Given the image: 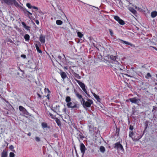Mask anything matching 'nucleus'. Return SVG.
<instances>
[{
  "instance_id": "obj_7",
  "label": "nucleus",
  "mask_w": 157,
  "mask_h": 157,
  "mask_svg": "<svg viewBox=\"0 0 157 157\" xmlns=\"http://www.w3.org/2000/svg\"><path fill=\"white\" fill-rule=\"evenodd\" d=\"M86 149V148L84 145L83 143L81 144L80 145V149L81 153H82V156L84 155Z\"/></svg>"
},
{
  "instance_id": "obj_23",
  "label": "nucleus",
  "mask_w": 157,
  "mask_h": 157,
  "mask_svg": "<svg viewBox=\"0 0 157 157\" xmlns=\"http://www.w3.org/2000/svg\"><path fill=\"white\" fill-rule=\"evenodd\" d=\"M24 38L26 41H29V40L30 36L28 34H26L25 35Z\"/></svg>"
},
{
  "instance_id": "obj_43",
  "label": "nucleus",
  "mask_w": 157,
  "mask_h": 157,
  "mask_svg": "<svg viewBox=\"0 0 157 157\" xmlns=\"http://www.w3.org/2000/svg\"><path fill=\"white\" fill-rule=\"evenodd\" d=\"M151 48H153L154 49H155V50L157 51V48L153 46H150L149 47V48L150 49H151Z\"/></svg>"
},
{
  "instance_id": "obj_29",
  "label": "nucleus",
  "mask_w": 157,
  "mask_h": 157,
  "mask_svg": "<svg viewBox=\"0 0 157 157\" xmlns=\"http://www.w3.org/2000/svg\"><path fill=\"white\" fill-rule=\"evenodd\" d=\"M56 24L58 25H61L63 24V22L60 20H58L56 21Z\"/></svg>"
},
{
  "instance_id": "obj_55",
  "label": "nucleus",
  "mask_w": 157,
  "mask_h": 157,
  "mask_svg": "<svg viewBox=\"0 0 157 157\" xmlns=\"http://www.w3.org/2000/svg\"><path fill=\"white\" fill-rule=\"evenodd\" d=\"M119 69L121 71H122L123 70L121 68H119Z\"/></svg>"
},
{
  "instance_id": "obj_53",
  "label": "nucleus",
  "mask_w": 157,
  "mask_h": 157,
  "mask_svg": "<svg viewBox=\"0 0 157 157\" xmlns=\"http://www.w3.org/2000/svg\"><path fill=\"white\" fill-rule=\"evenodd\" d=\"M56 122H57V124L58 125H59V122H58V121H56Z\"/></svg>"
},
{
  "instance_id": "obj_12",
  "label": "nucleus",
  "mask_w": 157,
  "mask_h": 157,
  "mask_svg": "<svg viewBox=\"0 0 157 157\" xmlns=\"http://www.w3.org/2000/svg\"><path fill=\"white\" fill-rule=\"evenodd\" d=\"M19 108V110L20 111H21L24 113L26 114V113L28 112H27L26 110L24 108L21 106H20Z\"/></svg>"
},
{
  "instance_id": "obj_59",
  "label": "nucleus",
  "mask_w": 157,
  "mask_h": 157,
  "mask_svg": "<svg viewBox=\"0 0 157 157\" xmlns=\"http://www.w3.org/2000/svg\"><path fill=\"white\" fill-rule=\"evenodd\" d=\"M156 77H157V75H156Z\"/></svg>"
},
{
  "instance_id": "obj_6",
  "label": "nucleus",
  "mask_w": 157,
  "mask_h": 157,
  "mask_svg": "<svg viewBox=\"0 0 157 157\" xmlns=\"http://www.w3.org/2000/svg\"><path fill=\"white\" fill-rule=\"evenodd\" d=\"M114 148L119 149L122 151L124 150V148L122 145L120 144V142H117L114 144Z\"/></svg>"
},
{
  "instance_id": "obj_18",
  "label": "nucleus",
  "mask_w": 157,
  "mask_h": 157,
  "mask_svg": "<svg viewBox=\"0 0 157 157\" xmlns=\"http://www.w3.org/2000/svg\"><path fill=\"white\" fill-rule=\"evenodd\" d=\"M89 132L90 133H92L94 132V127H93L91 125H89Z\"/></svg>"
},
{
  "instance_id": "obj_13",
  "label": "nucleus",
  "mask_w": 157,
  "mask_h": 157,
  "mask_svg": "<svg viewBox=\"0 0 157 157\" xmlns=\"http://www.w3.org/2000/svg\"><path fill=\"white\" fill-rule=\"evenodd\" d=\"M61 76L62 78L64 80L66 78H67V76L66 73L64 72H62L60 73Z\"/></svg>"
},
{
  "instance_id": "obj_45",
  "label": "nucleus",
  "mask_w": 157,
  "mask_h": 157,
  "mask_svg": "<svg viewBox=\"0 0 157 157\" xmlns=\"http://www.w3.org/2000/svg\"><path fill=\"white\" fill-rule=\"evenodd\" d=\"M124 75H125L127 76V77H131V78H132V77H133V76H131V75H128L127 74H124Z\"/></svg>"
},
{
  "instance_id": "obj_26",
  "label": "nucleus",
  "mask_w": 157,
  "mask_h": 157,
  "mask_svg": "<svg viewBox=\"0 0 157 157\" xmlns=\"http://www.w3.org/2000/svg\"><path fill=\"white\" fill-rule=\"evenodd\" d=\"M77 138L78 139L79 141H80V140H82L84 138V136L82 134H79L78 135Z\"/></svg>"
},
{
  "instance_id": "obj_2",
  "label": "nucleus",
  "mask_w": 157,
  "mask_h": 157,
  "mask_svg": "<svg viewBox=\"0 0 157 157\" xmlns=\"http://www.w3.org/2000/svg\"><path fill=\"white\" fill-rule=\"evenodd\" d=\"M78 104L76 102L73 101L71 102L68 103H67V106L68 108L71 109H75L78 108Z\"/></svg>"
},
{
  "instance_id": "obj_38",
  "label": "nucleus",
  "mask_w": 157,
  "mask_h": 157,
  "mask_svg": "<svg viewBox=\"0 0 157 157\" xmlns=\"http://www.w3.org/2000/svg\"><path fill=\"white\" fill-rule=\"evenodd\" d=\"M109 31L111 36H112L113 34L112 30L111 29H109Z\"/></svg>"
},
{
  "instance_id": "obj_15",
  "label": "nucleus",
  "mask_w": 157,
  "mask_h": 157,
  "mask_svg": "<svg viewBox=\"0 0 157 157\" xmlns=\"http://www.w3.org/2000/svg\"><path fill=\"white\" fill-rule=\"evenodd\" d=\"M128 8L129 10L134 14H135L136 13V11L132 7H128Z\"/></svg>"
},
{
  "instance_id": "obj_46",
  "label": "nucleus",
  "mask_w": 157,
  "mask_h": 157,
  "mask_svg": "<svg viewBox=\"0 0 157 157\" xmlns=\"http://www.w3.org/2000/svg\"><path fill=\"white\" fill-rule=\"evenodd\" d=\"M21 57L24 58H26V56L25 55L22 54L21 55Z\"/></svg>"
},
{
  "instance_id": "obj_57",
  "label": "nucleus",
  "mask_w": 157,
  "mask_h": 157,
  "mask_svg": "<svg viewBox=\"0 0 157 157\" xmlns=\"http://www.w3.org/2000/svg\"><path fill=\"white\" fill-rule=\"evenodd\" d=\"M155 85H157V83H155Z\"/></svg>"
},
{
  "instance_id": "obj_37",
  "label": "nucleus",
  "mask_w": 157,
  "mask_h": 157,
  "mask_svg": "<svg viewBox=\"0 0 157 157\" xmlns=\"http://www.w3.org/2000/svg\"><path fill=\"white\" fill-rule=\"evenodd\" d=\"M35 140L37 142H39L40 141V138L38 137H35Z\"/></svg>"
},
{
  "instance_id": "obj_50",
  "label": "nucleus",
  "mask_w": 157,
  "mask_h": 157,
  "mask_svg": "<svg viewBox=\"0 0 157 157\" xmlns=\"http://www.w3.org/2000/svg\"><path fill=\"white\" fill-rule=\"evenodd\" d=\"M31 133L30 132L27 134L28 136H30L31 135Z\"/></svg>"
},
{
  "instance_id": "obj_52",
  "label": "nucleus",
  "mask_w": 157,
  "mask_h": 157,
  "mask_svg": "<svg viewBox=\"0 0 157 157\" xmlns=\"http://www.w3.org/2000/svg\"><path fill=\"white\" fill-rule=\"evenodd\" d=\"M78 79H80V77L78 75Z\"/></svg>"
},
{
  "instance_id": "obj_36",
  "label": "nucleus",
  "mask_w": 157,
  "mask_h": 157,
  "mask_svg": "<svg viewBox=\"0 0 157 157\" xmlns=\"http://www.w3.org/2000/svg\"><path fill=\"white\" fill-rule=\"evenodd\" d=\"M83 91L87 95H88V94L87 93V91L86 89H85V87L82 89Z\"/></svg>"
},
{
  "instance_id": "obj_32",
  "label": "nucleus",
  "mask_w": 157,
  "mask_h": 157,
  "mask_svg": "<svg viewBox=\"0 0 157 157\" xmlns=\"http://www.w3.org/2000/svg\"><path fill=\"white\" fill-rule=\"evenodd\" d=\"M120 25H124L125 24L124 22V21L122 20L121 19L118 22Z\"/></svg>"
},
{
  "instance_id": "obj_34",
  "label": "nucleus",
  "mask_w": 157,
  "mask_h": 157,
  "mask_svg": "<svg viewBox=\"0 0 157 157\" xmlns=\"http://www.w3.org/2000/svg\"><path fill=\"white\" fill-rule=\"evenodd\" d=\"M15 156L14 154L12 152H10V157H14Z\"/></svg>"
},
{
  "instance_id": "obj_44",
  "label": "nucleus",
  "mask_w": 157,
  "mask_h": 157,
  "mask_svg": "<svg viewBox=\"0 0 157 157\" xmlns=\"http://www.w3.org/2000/svg\"><path fill=\"white\" fill-rule=\"evenodd\" d=\"M35 22H36V23L37 25H39V21L38 20H36L35 21Z\"/></svg>"
},
{
  "instance_id": "obj_3",
  "label": "nucleus",
  "mask_w": 157,
  "mask_h": 157,
  "mask_svg": "<svg viewBox=\"0 0 157 157\" xmlns=\"http://www.w3.org/2000/svg\"><path fill=\"white\" fill-rule=\"evenodd\" d=\"M87 101H86V102H85V104L83 105V106L84 108L90 107L91 104L93 103V101L92 100L88 99H87Z\"/></svg>"
},
{
  "instance_id": "obj_40",
  "label": "nucleus",
  "mask_w": 157,
  "mask_h": 157,
  "mask_svg": "<svg viewBox=\"0 0 157 157\" xmlns=\"http://www.w3.org/2000/svg\"><path fill=\"white\" fill-rule=\"evenodd\" d=\"M14 147L13 145H11L9 147V148L10 150H11L13 151V149Z\"/></svg>"
},
{
  "instance_id": "obj_28",
  "label": "nucleus",
  "mask_w": 157,
  "mask_h": 157,
  "mask_svg": "<svg viewBox=\"0 0 157 157\" xmlns=\"http://www.w3.org/2000/svg\"><path fill=\"white\" fill-rule=\"evenodd\" d=\"M100 151L102 153H104L105 151V149L104 147L101 146L100 148Z\"/></svg>"
},
{
  "instance_id": "obj_1",
  "label": "nucleus",
  "mask_w": 157,
  "mask_h": 157,
  "mask_svg": "<svg viewBox=\"0 0 157 157\" xmlns=\"http://www.w3.org/2000/svg\"><path fill=\"white\" fill-rule=\"evenodd\" d=\"M129 136L132 138L133 141L138 140L142 137V135H140L138 133L133 132L132 131H130Z\"/></svg>"
},
{
  "instance_id": "obj_48",
  "label": "nucleus",
  "mask_w": 157,
  "mask_h": 157,
  "mask_svg": "<svg viewBox=\"0 0 157 157\" xmlns=\"http://www.w3.org/2000/svg\"><path fill=\"white\" fill-rule=\"evenodd\" d=\"M32 8L38 10V8L35 6H32Z\"/></svg>"
},
{
  "instance_id": "obj_30",
  "label": "nucleus",
  "mask_w": 157,
  "mask_h": 157,
  "mask_svg": "<svg viewBox=\"0 0 157 157\" xmlns=\"http://www.w3.org/2000/svg\"><path fill=\"white\" fill-rule=\"evenodd\" d=\"M114 18L117 22H118V21L121 19L118 16H114Z\"/></svg>"
},
{
  "instance_id": "obj_33",
  "label": "nucleus",
  "mask_w": 157,
  "mask_h": 157,
  "mask_svg": "<svg viewBox=\"0 0 157 157\" xmlns=\"http://www.w3.org/2000/svg\"><path fill=\"white\" fill-rule=\"evenodd\" d=\"M151 77V76L150 73H147L146 75L145 76V78L147 79H148L149 78Z\"/></svg>"
},
{
  "instance_id": "obj_51",
  "label": "nucleus",
  "mask_w": 157,
  "mask_h": 157,
  "mask_svg": "<svg viewBox=\"0 0 157 157\" xmlns=\"http://www.w3.org/2000/svg\"><path fill=\"white\" fill-rule=\"evenodd\" d=\"M47 90L48 93H50V91L48 89V88Z\"/></svg>"
},
{
  "instance_id": "obj_22",
  "label": "nucleus",
  "mask_w": 157,
  "mask_h": 157,
  "mask_svg": "<svg viewBox=\"0 0 157 157\" xmlns=\"http://www.w3.org/2000/svg\"><path fill=\"white\" fill-rule=\"evenodd\" d=\"M75 94L76 96V97L79 99H81L82 98V95L79 94L78 92L77 91L75 92Z\"/></svg>"
},
{
  "instance_id": "obj_41",
  "label": "nucleus",
  "mask_w": 157,
  "mask_h": 157,
  "mask_svg": "<svg viewBox=\"0 0 157 157\" xmlns=\"http://www.w3.org/2000/svg\"><path fill=\"white\" fill-rule=\"evenodd\" d=\"M82 101H81V102L82 104V105H83L85 104V102H86V101H85L82 98Z\"/></svg>"
},
{
  "instance_id": "obj_5",
  "label": "nucleus",
  "mask_w": 157,
  "mask_h": 157,
  "mask_svg": "<svg viewBox=\"0 0 157 157\" xmlns=\"http://www.w3.org/2000/svg\"><path fill=\"white\" fill-rule=\"evenodd\" d=\"M108 58L111 60V62L112 63H114L115 64H117L118 65L119 64V63L116 61L117 57L116 56L111 55L109 56Z\"/></svg>"
},
{
  "instance_id": "obj_21",
  "label": "nucleus",
  "mask_w": 157,
  "mask_h": 157,
  "mask_svg": "<svg viewBox=\"0 0 157 157\" xmlns=\"http://www.w3.org/2000/svg\"><path fill=\"white\" fill-rule=\"evenodd\" d=\"M157 15V12L156 11H153L151 13V16L152 17L154 18Z\"/></svg>"
},
{
  "instance_id": "obj_42",
  "label": "nucleus",
  "mask_w": 157,
  "mask_h": 157,
  "mask_svg": "<svg viewBox=\"0 0 157 157\" xmlns=\"http://www.w3.org/2000/svg\"><path fill=\"white\" fill-rule=\"evenodd\" d=\"M129 129L131 131L133 129V126L132 125H129Z\"/></svg>"
},
{
  "instance_id": "obj_39",
  "label": "nucleus",
  "mask_w": 157,
  "mask_h": 157,
  "mask_svg": "<svg viewBox=\"0 0 157 157\" xmlns=\"http://www.w3.org/2000/svg\"><path fill=\"white\" fill-rule=\"evenodd\" d=\"M37 95L38 96V98L41 99L42 98L41 95L38 92L37 93Z\"/></svg>"
},
{
  "instance_id": "obj_19",
  "label": "nucleus",
  "mask_w": 157,
  "mask_h": 157,
  "mask_svg": "<svg viewBox=\"0 0 157 157\" xmlns=\"http://www.w3.org/2000/svg\"><path fill=\"white\" fill-rule=\"evenodd\" d=\"M121 40V41L122 42V43L124 44H126L128 45L131 46H132L133 45L132 44L128 42L123 40Z\"/></svg>"
},
{
  "instance_id": "obj_31",
  "label": "nucleus",
  "mask_w": 157,
  "mask_h": 157,
  "mask_svg": "<svg viewBox=\"0 0 157 157\" xmlns=\"http://www.w3.org/2000/svg\"><path fill=\"white\" fill-rule=\"evenodd\" d=\"M77 34L79 38H82L83 36V34L79 32H77Z\"/></svg>"
},
{
  "instance_id": "obj_10",
  "label": "nucleus",
  "mask_w": 157,
  "mask_h": 157,
  "mask_svg": "<svg viewBox=\"0 0 157 157\" xmlns=\"http://www.w3.org/2000/svg\"><path fill=\"white\" fill-rule=\"evenodd\" d=\"M2 2H4L6 5L10 6V4L11 3L13 0H0Z\"/></svg>"
},
{
  "instance_id": "obj_8",
  "label": "nucleus",
  "mask_w": 157,
  "mask_h": 157,
  "mask_svg": "<svg viewBox=\"0 0 157 157\" xmlns=\"http://www.w3.org/2000/svg\"><path fill=\"white\" fill-rule=\"evenodd\" d=\"M45 36L41 34L39 37V40L42 44H44L45 42Z\"/></svg>"
},
{
  "instance_id": "obj_17",
  "label": "nucleus",
  "mask_w": 157,
  "mask_h": 157,
  "mask_svg": "<svg viewBox=\"0 0 157 157\" xmlns=\"http://www.w3.org/2000/svg\"><path fill=\"white\" fill-rule=\"evenodd\" d=\"M95 98L97 100V101L99 102H100V101L101 100V99L100 98L99 96L97 95L95 93H94L93 94Z\"/></svg>"
},
{
  "instance_id": "obj_54",
  "label": "nucleus",
  "mask_w": 157,
  "mask_h": 157,
  "mask_svg": "<svg viewBox=\"0 0 157 157\" xmlns=\"http://www.w3.org/2000/svg\"><path fill=\"white\" fill-rule=\"evenodd\" d=\"M135 8H136V9H139V7H137V6H136Z\"/></svg>"
},
{
  "instance_id": "obj_27",
  "label": "nucleus",
  "mask_w": 157,
  "mask_h": 157,
  "mask_svg": "<svg viewBox=\"0 0 157 157\" xmlns=\"http://www.w3.org/2000/svg\"><path fill=\"white\" fill-rule=\"evenodd\" d=\"M120 129L118 128L117 127H116V132L115 133L116 136H118L119 135V132H120Z\"/></svg>"
},
{
  "instance_id": "obj_16",
  "label": "nucleus",
  "mask_w": 157,
  "mask_h": 157,
  "mask_svg": "<svg viewBox=\"0 0 157 157\" xmlns=\"http://www.w3.org/2000/svg\"><path fill=\"white\" fill-rule=\"evenodd\" d=\"M8 152L5 150H4L2 153L1 157H7Z\"/></svg>"
},
{
  "instance_id": "obj_58",
  "label": "nucleus",
  "mask_w": 157,
  "mask_h": 157,
  "mask_svg": "<svg viewBox=\"0 0 157 157\" xmlns=\"http://www.w3.org/2000/svg\"><path fill=\"white\" fill-rule=\"evenodd\" d=\"M147 127H145V129H146V128H147Z\"/></svg>"
},
{
  "instance_id": "obj_20",
  "label": "nucleus",
  "mask_w": 157,
  "mask_h": 157,
  "mask_svg": "<svg viewBox=\"0 0 157 157\" xmlns=\"http://www.w3.org/2000/svg\"><path fill=\"white\" fill-rule=\"evenodd\" d=\"M21 24L27 30H29L30 29V27L28 26H26V24L24 22H21Z\"/></svg>"
},
{
  "instance_id": "obj_4",
  "label": "nucleus",
  "mask_w": 157,
  "mask_h": 157,
  "mask_svg": "<svg viewBox=\"0 0 157 157\" xmlns=\"http://www.w3.org/2000/svg\"><path fill=\"white\" fill-rule=\"evenodd\" d=\"M129 100L132 103L138 105H139L140 103V100L136 97L130 98Z\"/></svg>"
},
{
  "instance_id": "obj_24",
  "label": "nucleus",
  "mask_w": 157,
  "mask_h": 157,
  "mask_svg": "<svg viewBox=\"0 0 157 157\" xmlns=\"http://www.w3.org/2000/svg\"><path fill=\"white\" fill-rule=\"evenodd\" d=\"M35 47L36 48V49L37 51L39 53H42V52L41 50L39 49V47L38 45H37V44H35Z\"/></svg>"
},
{
  "instance_id": "obj_47",
  "label": "nucleus",
  "mask_w": 157,
  "mask_h": 157,
  "mask_svg": "<svg viewBox=\"0 0 157 157\" xmlns=\"http://www.w3.org/2000/svg\"><path fill=\"white\" fill-rule=\"evenodd\" d=\"M26 11L27 12V13H28V14H27L29 15H32V13H30V12H29V11L27 10Z\"/></svg>"
},
{
  "instance_id": "obj_11",
  "label": "nucleus",
  "mask_w": 157,
  "mask_h": 157,
  "mask_svg": "<svg viewBox=\"0 0 157 157\" xmlns=\"http://www.w3.org/2000/svg\"><path fill=\"white\" fill-rule=\"evenodd\" d=\"M76 81L78 83L80 87L82 88V89L85 87V85L83 83L77 80H76Z\"/></svg>"
},
{
  "instance_id": "obj_35",
  "label": "nucleus",
  "mask_w": 157,
  "mask_h": 157,
  "mask_svg": "<svg viewBox=\"0 0 157 157\" xmlns=\"http://www.w3.org/2000/svg\"><path fill=\"white\" fill-rule=\"evenodd\" d=\"M26 6L29 8L31 9L32 8V6H31L30 4L29 3H27L26 4Z\"/></svg>"
},
{
  "instance_id": "obj_14",
  "label": "nucleus",
  "mask_w": 157,
  "mask_h": 157,
  "mask_svg": "<svg viewBox=\"0 0 157 157\" xmlns=\"http://www.w3.org/2000/svg\"><path fill=\"white\" fill-rule=\"evenodd\" d=\"M41 126L43 129L46 128H49L50 127L48 125L47 123L45 122H42L41 123Z\"/></svg>"
},
{
  "instance_id": "obj_49",
  "label": "nucleus",
  "mask_w": 157,
  "mask_h": 157,
  "mask_svg": "<svg viewBox=\"0 0 157 157\" xmlns=\"http://www.w3.org/2000/svg\"><path fill=\"white\" fill-rule=\"evenodd\" d=\"M46 97L48 99H49V94H48L46 96Z\"/></svg>"
},
{
  "instance_id": "obj_56",
  "label": "nucleus",
  "mask_w": 157,
  "mask_h": 157,
  "mask_svg": "<svg viewBox=\"0 0 157 157\" xmlns=\"http://www.w3.org/2000/svg\"><path fill=\"white\" fill-rule=\"evenodd\" d=\"M155 89H157V87H155Z\"/></svg>"
},
{
  "instance_id": "obj_9",
  "label": "nucleus",
  "mask_w": 157,
  "mask_h": 157,
  "mask_svg": "<svg viewBox=\"0 0 157 157\" xmlns=\"http://www.w3.org/2000/svg\"><path fill=\"white\" fill-rule=\"evenodd\" d=\"M14 4V5L17 7L20 8L21 6L18 3L16 0H13L10 5H12Z\"/></svg>"
},
{
  "instance_id": "obj_25",
  "label": "nucleus",
  "mask_w": 157,
  "mask_h": 157,
  "mask_svg": "<svg viewBox=\"0 0 157 157\" xmlns=\"http://www.w3.org/2000/svg\"><path fill=\"white\" fill-rule=\"evenodd\" d=\"M71 98L69 96H67L66 97V99H65V101L67 103H70L71 102Z\"/></svg>"
}]
</instances>
